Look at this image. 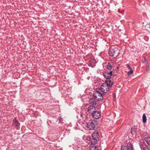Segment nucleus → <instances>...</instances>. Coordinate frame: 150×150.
Wrapping results in <instances>:
<instances>
[{"mask_svg":"<svg viewBox=\"0 0 150 150\" xmlns=\"http://www.w3.org/2000/svg\"><path fill=\"white\" fill-rule=\"evenodd\" d=\"M127 146L129 148V150H133V145L129 142L127 143Z\"/></svg>","mask_w":150,"mask_h":150,"instance_id":"14","label":"nucleus"},{"mask_svg":"<svg viewBox=\"0 0 150 150\" xmlns=\"http://www.w3.org/2000/svg\"><path fill=\"white\" fill-rule=\"evenodd\" d=\"M97 121H96L90 120L88 122H86V127L90 130H93L97 125Z\"/></svg>","mask_w":150,"mask_h":150,"instance_id":"3","label":"nucleus"},{"mask_svg":"<svg viewBox=\"0 0 150 150\" xmlns=\"http://www.w3.org/2000/svg\"><path fill=\"white\" fill-rule=\"evenodd\" d=\"M133 72H132L131 71H128V72L127 73V74L128 75V76L129 77H131V74H132Z\"/></svg>","mask_w":150,"mask_h":150,"instance_id":"21","label":"nucleus"},{"mask_svg":"<svg viewBox=\"0 0 150 150\" xmlns=\"http://www.w3.org/2000/svg\"><path fill=\"white\" fill-rule=\"evenodd\" d=\"M62 119L61 118H59L57 119V122H58L59 123H62Z\"/></svg>","mask_w":150,"mask_h":150,"instance_id":"22","label":"nucleus"},{"mask_svg":"<svg viewBox=\"0 0 150 150\" xmlns=\"http://www.w3.org/2000/svg\"><path fill=\"white\" fill-rule=\"evenodd\" d=\"M99 133L98 132L93 133L92 137L90 139V142L92 145H95L97 143V140L99 139Z\"/></svg>","mask_w":150,"mask_h":150,"instance_id":"1","label":"nucleus"},{"mask_svg":"<svg viewBox=\"0 0 150 150\" xmlns=\"http://www.w3.org/2000/svg\"><path fill=\"white\" fill-rule=\"evenodd\" d=\"M97 100L96 99L93 98H91L89 100V103L92 105H96L97 103Z\"/></svg>","mask_w":150,"mask_h":150,"instance_id":"9","label":"nucleus"},{"mask_svg":"<svg viewBox=\"0 0 150 150\" xmlns=\"http://www.w3.org/2000/svg\"><path fill=\"white\" fill-rule=\"evenodd\" d=\"M137 128L136 126H133L131 128V132L132 134H135L137 131Z\"/></svg>","mask_w":150,"mask_h":150,"instance_id":"12","label":"nucleus"},{"mask_svg":"<svg viewBox=\"0 0 150 150\" xmlns=\"http://www.w3.org/2000/svg\"><path fill=\"white\" fill-rule=\"evenodd\" d=\"M149 68H149V66H147L146 67V71H149Z\"/></svg>","mask_w":150,"mask_h":150,"instance_id":"25","label":"nucleus"},{"mask_svg":"<svg viewBox=\"0 0 150 150\" xmlns=\"http://www.w3.org/2000/svg\"><path fill=\"white\" fill-rule=\"evenodd\" d=\"M127 65V68L129 70H130L132 68H131V67L128 64H127L126 65Z\"/></svg>","mask_w":150,"mask_h":150,"instance_id":"24","label":"nucleus"},{"mask_svg":"<svg viewBox=\"0 0 150 150\" xmlns=\"http://www.w3.org/2000/svg\"><path fill=\"white\" fill-rule=\"evenodd\" d=\"M13 123L14 125L17 127H18L20 125V123L16 119H14L13 120Z\"/></svg>","mask_w":150,"mask_h":150,"instance_id":"15","label":"nucleus"},{"mask_svg":"<svg viewBox=\"0 0 150 150\" xmlns=\"http://www.w3.org/2000/svg\"><path fill=\"white\" fill-rule=\"evenodd\" d=\"M103 93H101L100 91H97L93 94V96L94 98L98 101H101L103 100Z\"/></svg>","mask_w":150,"mask_h":150,"instance_id":"2","label":"nucleus"},{"mask_svg":"<svg viewBox=\"0 0 150 150\" xmlns=\"http://www.w3.org/2000/svg\"><path fill=\"white\" fill-rule=\"evenodd\" d=\"M109 55L110 56H113L115 53V51L114 49H110L108 51Z\"/></svg>","mask_w":150,"mask_h":150,"instance_id":"13","label":"nucleus"},{"mask_svg":"<svg viewBox=\"0 0 150 150\" xmlns=\"http://www.w3.org/2000/svg\"><path fill=\"white\" fill-rule=\"evenodd\" d=\"M109 88L108 87L106 88L101 87V88L99 89V91H100L101 93H104L103 95H104L105 93L109 91Z\"/></svg>","mask_w":150,"mask_h":150,"instance_id":"8","label":"nucleus"},{"mask_svg":"<svg viewBox=\"0 0 150 150\" xmlns=\"http://www.w3.org/2000/svg\"><path fill=\"white\" fill-rule=\"evenodd\" d=\"M121 150H129V149L127 146H122Z\"/></svg>","mask_w":150,"mask_h":150,"instance_id":"19","label":"nucleus"},{"mask_svg":"<svg viewBox=\"0 0 150 150\" xmlns=\"http://www.w3.org/2000/svg\"><path fill=\"white\" fill-rule=\"evenodd\" d=\"M90 147V150H99L98 148L96 146H95L94 145H92Z\"/></svg>","mask_w":150,"mask_h":150,"instance_id":"16","label":"nucleus"},{"mask_svg":"<svg viewBox=\"0 0 150 150\" xmlns=\"http://www.w3.org/2000/svg\"><path fill=\"white\" fill-rule=\"evenodd\" d=\"M145 141L146 143L150 141V137H146L145 138Z\"/></svg>","mask_w":150,"mask_h":150,"instance_id":"20","label":"nucleus"},{"mask_svg":"<svg viewBox=\"0 0 150 150\" xmlns=\"http://www.w3.org/2000/svg\"><path fill=\"white\" fill-rule=\"evenodd\" d=\"M113 64L112 63H108L106 67V69L109 70H111L112 68Z\"/></svg>","mask_w":150,"mask_h":150,"instance_id":"11","label":"nucleus"},{"mask_svg":"<svg viewBox=\"0 0 150 150\" xmlns=\"http://www.w3.org/2000/svg\"><path fill=\"white\" fill-rule=\"evenodd\" d=\"M140 146L142 150H149L146 145L144 143H140Z\"/></svg>","mask_w":150,"mask_h":150,"instance_id":"7","label":"nucleus"},{"mask_svg":"<svg viewBox=\"0 0 150 150\" xmlns=\"http://www.w3.org/2000/svg\"><path fill=\"white\" fill-rule=\"evenodd\" d=\"M142 121L143 123H146V117L145 114H144L142 116Z\"/></svg>","mask_w":150,"mask_h":150,"instance_id":"18","label":"nucleus"},{"mask_svg":"<svg viewBox=\"0 0 150 150\" xmlns=\"http://www.w3.org/2000/svg\"><path fill=\"white\" fill-rule=\"evenodd\" d=\"M111 83V81H109V82H108L107 81V80H106V82L105 83H104L102 84L101 86V87L106 88L107 87H109L110 85V83Z\"/></svg>","mask_w":150,"mask_h":150,"instance_id":"10","label":"nucleus"},{"mask_svg":"<svg viewBox=\"0 0 150 150\" xmlns=\"http://www.w3.org/2000/svg\"><path fill=\"white\" fill-rule=\"evenodd\" d=\"M72 147L74 150L78 148L77 146L76 145H74V144L72 145Z\"/></svg>","mask_w":150,"mask_h":150,"instance_id":"23","label":"nucleus"},{"mask_svg":"<svg viewBox=\"0 0 150 150\" xmlns=\"http://www.w3.org/2000/svg\"><path fill=\"white\" fill-rule=\"evenodd\" d=\"M147 143L148 145L150 146V141H149V142H147Z\"/></svg>","mask_w":150,"mask_h":150,"instance_id":"28","label":"nucleus"},{"mask_svg":"<svg viewBox=\"0 0 150 150\" xmlns=\"http://www.w3.org/2000/svg\"><path fill=\"white\" fill-rule=\"evenodd\" d=\"M113 84V82H112L111 84L110 83V85L109 86V87H110V88L111 87Z\"/></svg>","mask_w":150,"mask_h":150,"instance_id":"26","label":"nucleus"},{"mask_svg":"<svg viewBox=\"0 0 150 150\" xmlns=\"http://www.w3.org/2000/svg\"><path fill=\"white\" fill-rule=\"evenodd\" d=\"M96 110V108L92 105L89 106L87 109L88 112L91 115Z\"/></svg>","mask_w":150,"mask_h":150,"instance_id":"5","label":"nucleus"},{"mask_svg":"<svg viewBox=\"0 0 150 150\" xmlns=\"http://www.w3.org/2000/svg\"><path fill=\"white\" fill-rule=\"evenodd\" d=\"M112 75V72L110 71V72H105L103 74V76L106 79V80L108 82H109V81H111L110 78L111 76Z\"/></svg>","mask_w":150,"mask_h":150,"instance_id":"4","label":"nucleus"},{"mask_svg":"<svg viewBox=\"0 0 150 150\" xmlns=\"http://www.w3.org/2000/svg\"><path fill=\"white\" fill-rule=\"evenodd\" d=\"M144 61L142 62L143 63H144L146 61V58L144 57Z\"/></svg>","mask_w":150,"mask_h":150,"instance_id":"27","label":"nucleus"},{"mask_svg":"<svg viewBox=\"0 0 150 150\" xmlns=\"http://www.w3.org/2000/svg\"><path fill=\"white\" fill-rule=\"evenodd\" d=\"M130 71L133 72V70H132V69L130 70Z\"/></svg>","mask_w":150,"mask_h":150,"instance_id":"29","label":"nucleus"},{"mask_svg":"<svg viewBox=\"0 0 150 150\" xmlns=\"http://www.w3.org/2000/svg\"><path fill=\"white\" fill-rule=\"evenodd\" d=\"M92 116L94 119H97L100 117L101 115L100 112L99 111L96 110L92 114Z\"/></svg>","mask_w":150,"mask_h":150,"instance_id":"6","label":"nucleus"},{"mask_svg":"<svg viewBox=\"0 0 150 150\" xmlns=\"http://www.w3.org/2000/svg\"><path fill=\"white\" fill-rule=\"evenodd\" d=\"M93 61L91 60L89 62L90 63L88 64V66L89 67H91L93 68L95 66V64Z\"/></svg>","mask_w":150,"mask_h":150,"instance_id":"17","label":"nucleus"},{"mask_svg":"<svg viewBox=\"0 0 150 150\" xmlns=\"http://www.w3.org/2000/svg\"><path fill=\"white\" fill-rule=\"evenodd\" d=\"M113 76H116V75L115 74Z\"/></svg>","mask_w":150,"mask_h":150,"instance_id":"30","label":"nucleus"}]
</instances>
